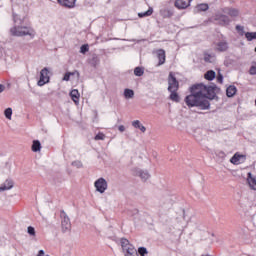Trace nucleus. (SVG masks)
<instances>
[{"mask_svg": "<svg viewBox=\"0 0 256 256\" xmlns=\"http://www.w3.org/2000/svg\"><path fill=\"white\" fill-rule=\"evenodd\" d=\"M213 93L211 87L205 84H195L190 87V94L185 97L184 102L187 107H198L201 111H207L211 109V102H209V96Z\"/></svg>", "mask_w": 256, "mask_h": 256, "instance_id": "nucleus-1", "label": "nucleus"}, {"mask_svg": "<svg viewBox=\"0 0 256 256\" xmlns=\"http://www.w3.org/2000/svg\"><path fill=\"white\" fill-rule=\"evenodd\" d=\"M11 35L13 37H26L27 35L31 37V39H35V29L29 27V26H17L15 25L10 29Z\"/></svg>", "mask_w": 256, "mask_h": 256, "instance_id": "nucleus-2", "label": "nucleus"}, {"mask_svg": "<svg viewBox=\"0 0 256 256\" xmlns=\"http://www.w3.org/2000/svg\"><path fill=\"white\" fill-rule=\"evenodd\" d=\"M121 247L125 256H139V253L137 252L135 246L129 243V240L125 238L121 239Z\"/></svg>", "mask_w": 256, "mask_h": 256, "instance_id": "nucleus-3", "label": "nucleus"}, {"mask_svg": "<svg viewBox=\"0 0 256 256\" xmlns=\"http://www.w3.org/2000/svg\"><path fill=\"white\" fill-rule=\"evenodd\" d=\"M213 20L217 23V25H221V27H227V25L231 24V18L219 12L213 16Z\"/></svg>", "mask_w": 256, "mask_h": 256, "instance_id": "nucleus-4", "label": "nucleus"}, {"mask_svg": "<svg viewBox=\"0 0 256 256\" xmlns=\"http://www.w3.org/2000/svg\"><path fill=\"white\" fill-rule=\"evenodd\" d=\"M94 187L98 193L103 194L107 191L109 184L105 178L101 177L94 182Z\"/></svg>", "mask_w": 256, "mask_h": 256, "instance_id": "nucleus-5", "label": "nucleus"}, {"mask_svg": "<svg viewBox=\"0 0 256 256\" xmlns=\"http://www.w3.org/2000/svg\"><path fill=\"white\" fill-rule=\"evenodd\" d=\"M49 68H43L40 71V79L37 82L38 87H43V85H47L50 81V76H49Z\"/></svg>", "mask_w": 256, "mask_h": 256, "instance_id": "nucleus-6", "label": "nucleus"}, {"mask_svg": "<svg viewBox=\"0 0 256 256\" xmlns=\"http://www.w3.org/2000/svg\"><path fill=\"white\" fill-rule=\"evenodd\" d=\"M168 91H179V81L173 72H170L168 76Z\"/></svg>", "mask_w": 256, "mask_h": 256, "instance_id": "nucleus-7", "label": "nucleus"}, {"mask_svg": "<svg viewBox=\"0 0 256 256\" xmlns=\"http://www.w3.org/2000/svg\"><path fill=\"white\" fill-rule=\"evenodd\" d=\"M60 217L62 218V231L63 233H66V231L71 230V220L69 219V216H67V213L65 211H61Z\"/></svg>", "mask_w": 256, "mask_h": 256, "instance_id": "nucleus-8", "label": "nucleus"}, {"mask_svg": "<svg viewBox=\"0 0 256 256\" xmlns=\"http://www.w3.org/2000/svg\"><path fill=\"white\" fill-rule=\"evenodd\" d=\"M61 7H65L66 9H74L75 3L77 0H57Z\"/></svg>", "mask_w": 256, "mask_h": 256, "instance_id": "nucleus-9", "label": "nucleus"}, {"mask_svg": "<svg viewBox=\"0 0 256 256\" xmlns=\"http://www.w3.org/2000/svg\"><path fill=\"white\" fill-rule=\"evenodd\" d=\"M243 161H245V155H241L239 153L234 154L230 159V163H232V165H241Z\"/></svg>", "mask_w": 256, "mask_h": 256, "instance_id": "nucleus-10", "label": "nucleus"}, {"mask_svg": "<svg viewBox=\"0 0 256 256\" xmlns=\"http://www.w3.org/2000/svg\"><path fill=\"white\" fill-rule=\"evenodd\" d=\"M192 0H176L174 5L177 9H187L191 5Z\"/></svg>", "mask_w": 256, "mask_h": 256, "instance_id": "nucleus-11", "label": "nucleus"}, {"mask_svg": "<svg viewBox=\"0 0 256 256\" xmlns=\"http://www.w3.org/2000/svg\"><path fill=\"white\" fill-rule=\"evenodd\" d=\"M156 55L159 60L158 66L165 65V60H166L165 50H163V49L157 50Z\"/></svg>", "mask_w": 256, "mask_h": 256, "instance_id": "nucleus-12", "label": "nucleus"}, {"mask_svg": "<svg viewBox=\"0 0 256 256\" xmlns=\"http://www.w3.org/2000/svg\"><path fill=\"white\" fill-rule=\"evenodd\" d=\"M136 175H137L138 177H140V179H141L142 181H147L148 179L151 178V174H149V171H147V170H141V169H139V170L136 171Z\"/></svg>", "mask_w": 256, "mask_h": 256, "instance_id": "nucleus-13", "label": "nucleus"}, {"mask_svg": "<svg viewBox=\"0 0 256 256\" xmlns=\"http://www.w3.org/2000/svg\"><path fill=\"white\" fill-rule=\"evenodd\" d=\"M13 185H14L13 180H6L0 186V193H2V191H9V190L13 189Z\"/></svg>", "mask_w": 256, "mask_h": 256, "instance_id": "nucleus-14", "label": "nucleus"}, {"mask_svg": "<svg viewBox=\"0 0 256 256\" xmlns=\"http://www.w3.org/2000/svg\"><path fill=\"white\" fill-rule=\"evenodd\" d=\"M160 15L161 17H163V19H171L174 13H173V10L164 8L160 10Z\"/></svg>", "mask_w": 256, "mask_h": 256, "instance_id": "nucleus-15", "label": "nucleus"}, {"mask_svg": "<svg viewBox=\"0 0 256 256\" xmlns=\"http://www.w3.org/2000/svg\"><path fill=\"white\" fill-rule=\"evenodd\" d=\"M247 181L250 189L256 191V179L253 178V174H251V172L247 174Z\"/></svg>", "mask_w": 256, "mask_h": 256, "instance_id": "nucleus-16", "label": "nucleus"}, {"mask_svg": "<svg viewBox=\"0 0 256 256\" xmlns=\"http://www.w3.org/2000/svg\"><path fill=\"white\" fill-rule=\"evenodd\" d=\"M132 127H134V129H139L141 133H145V131H147V128L143 124H141V121L139 120H134L132 122Z\"/></svg>", "mask_w": 256, "mask_h": 256, "instance_id": "nucleus-17", "label": "nucleus"}, {"mask_svg": "<svg viewBox=\"0 0 256 256\" xmlns=\"http://www.w3.org/2000/svg\"><path fill=\"white\" fill-rule=\"evenodd\" d=\"M224 13H227L230 17H239V9L237 8H226Z\"/></svg>", "mask_w": 256, "mask_h": 256, "instance_id": "nucleus-18", "label": "nucleus"}, {"mask_svg": "<svg viewBox=\"0 0 256 256\" xmlns=\"http://www.w3.org/2000/svg\"><path fill=\"white\" fill-rule=\"evenodd\" d=\"M70 97L72 99V101H74V103L77 105L79 103V97H81V95L79 94V90L74 89L70 92Z\"/></svg>", "mask_w": 256, "mask_h": 256, "instance_id": "nucleus-19", "label": "nucleus"}, {"mask_svg": "<svg viewBox=\"0 0 256 256\" xmlns=\"http://www.w3.org/2000/svg\"><path fill=\"white\" fill-rule=\"evenodd\" d=\"M227 49H229V43H227L226 41H221L217 43V51H227Z\"/></svg>", "mask_w": 256, "mask_h": 256, "instance_id": "nucleus-20", "label": "nucleus"}, {"mask_svg": "<svg viewBox=\"0 0 256 256\" xmlns=\"http://www.w3.org/2000/svg\"><path fill=\"white\" fill-rule=\"evenodd\" d=\"M237 93V87L230 85L227 89H226V95L227 97H234V95Z\"/></svg>", "mask_w": 256, "mask_h": 256, "instance_id": "nucleus-21", "label": "nucleus"}, {"mask_svg": "<svg viewBox=\"0 0 256 256\" xmlns=\"http://www.w3.org/2000/svg\"><path fill=\"white\" fill-rule=\"evenodd\" d=\"M170 94V100L174 101L175 103H179L181 101V98L179 97V94L177 91H169Z\"/></svg>", "mask_w": 256, "mask_h": 256, "instance_id": "nucleus-22", "label": "nucleus"}, {"mask_svg": "<svg viewBox=\"0 0 256 256\" xmlns=\"http://www.w3.org/2000/svg\"><path fill=\"white\" fill-rule=\"evenodd\" d=\"M124 97L125 99H133L135 97V92L129 88L124 90Z\"/></svg>", "mask_w": 256, "mask_h": 256, "instance_id": "nucleus-23", "label": "nucleus"}, {"mask_svg": "<svg viewBox=\"0 0 256 256\" xmlns=\"http://www.w3.org/2000/svg\"><path fill=\"white\" fill-rule=\"evenodd\" d=\"M32 151L34 153H37L38 151H41V142L39 140H34L33 141Z\"/></svg>", "mask_w": 256, "mask_h": 256, "instance_id": "nucleus-24", "label": "nucleus"}, {"mask_svg": "<svg viewBox=\"0 0 256 256\" xmlns=\"http://www.w3.org/2000/svg\"><path fill=\"white\" fill-rule=\"evenodd\" d=\"M153 15V7H149V9L146 12H140L138 13V17H151Z\"/></svg>", "mask_w": 256, "mask_h": 256, "instance_id": "nucleus-25", "label": "nucleus"}, {"mask_svg": "<svg viewBox=\"0 0 256 256\" xmlns=\"http://www.w3.org/2000/svg\"><path fill=\"white\" fill-rule=\"evenodd\" d=\"M204 78L207 81H213V79H215V71L213 70L207 71L204 75Z\"/></svg>", "mask_w": 256, "mask_h": 256, "instance_id": "nucleus-26", "label": "nucleus"}, {"mask_svg": "<svg viewBox=\"0 0 256 256\" xmlns=\"http://www.w3.org/2000/svg\"><path fill=\"white\" fill-rule=\"evenodd\" d=\"M145 73V70L142 67H136L134 69V75L136 77H143V74Z\"/></svg>", "mask_w": 256, "mask_h": 256, "instance_id": "nucleus-27", "label": "nucleus"}, {"mask_svg": "<svg viewBox=\"0 0 256 256\" xmlns=\"http://www.w3.org/2000/svg\"><path fill=\"white\" fill-rule=\"evenodd\" d=\"M4 115L6 117V119H8L9 121H11L12 117H13V109L12 108H7L4 111Z\"/></svg>", "mask_w": 256, "mask_h": 256, "instance_id": "nucleus-28", "label": "nucleus"}, {"mask_svg": "<svg viewBox=\"0 0 256 256\" xmlns=\"http://www.w3.org/2000/svg\"><path fill=\"white\" fill-rule=\"evenodd\" d=\"M245 37L247 41H253V39H256V32H246Z\"/></svg>", "mask_w": 256, "mask_h": 256, "instance_id": "nucleus-29", "label": "nucleus"}, {"mask_svg": "<svg viewBox=\"0 0 256 256\" xmlns=\"http://www.w3.org/2000/svg\"><path fill=\"white\" fill-rule=\"evenodd\" d=\"M196 9H198V11H208L209 10V4H198Z\"/></svg>", "mask_w": 256, "mask_h": 256, "instance_id": "nucleus-30", "label": "nucleus"}, {"mask_svg": "<svg viewBox=\"0 0 256 256\" xmlns=\"http://www.w3.org/2000/svg\"><path fill=\"white\" fill-rule=\"evenodd\" d=\"M215 60V57L211 54H205L204 55V61L206 63H213V61Z\"/></svg>", "mask_w": 256, "mask_h": 256, "instance_id": "nucleus-31", "label": "nucleus"}, {"mask_svg": "<svg viewBox=\"0 0 256 256\" xmlns=\"http://www.w3.org/2000/svg\"><path fill=\"white\" fill-rule=\"evenodd\" d=\"M236 31L239 33V35H241V37L245 35V27L241 25H236Z\"/></svg>", "mask_w": 256, "mask_h": 256, "instance_id": "nucleus-32", "label": "nucleus"}, {"mask_svg": "<svg viewBox=\"0 0 256 256\" xmlns=\"http://www.w3.org/2000/svg\"><path fill=\"white\" fill-rule=\"evenodd\" d=\"M137 253H138V255H140V256H145V255H147V253H149V252L147 251V248H145V247H140V248H138Z\"/></svg>", "mask_w": 256, "mask_h": 256, "instance_id": "nucleus-33", "label": "nucleus"}, {"mask_svg": "<svg viewBox=\"0 0 256 256\" xmlns=\"http://www.w3.org/2000/svg\"><path fill=\"white\" fill-rule=\"evenodd\" d=\"M94 139L95 141H105V134H103V132H100L94 137Z\"/></svg>", "mask_w": 256, "mask_h": 256, "instance_id": "nucleus-34", "label": "nucleus"}, {"mask_svg": "<svg viewBox=\"0 0 256 256\" xmlns=\"http://www.w3.org/2000/svg\"><path fill=\"white\" fill-rule=\"evenodd\" d=\"M27 233L30 235V237H35L36 235L35 228L33 226H29L27 228Z\"/></svg>", "mask_w": 256, "mask_h": 256, "instance_id": "nucleus-35", "label": "nucleus"}, {"mask_svg": "<svg viewBox=\"0 0 256 256\" xmlns=\"http://www.w3.org/2000/svg\"><path fill=\"white\" fill-rule=\"evenodd\" d=\"M89 51V45L88 44H84L80 47V53H87Z\"/></svg>", "mask_w": 256, "mask_h": 256, "instance_id": "nucleus-36", "label": "nucleus"}, {"mask_svg": "<svg viewBox=\"0 0 256 256\" xmlns=\"http://www.w3.org/2000/svg\"><path fill=\"white\" fill-rule=\"evenodd\" d=\"M73 167H77L78 169H81V167H83V163H81V161L76 160L74 162H72Z\"/></svg>", "mask_w": 256, "mask_h": 256, "instance_id": "nucleus-37", "label": "nucleus"}, {"mask_svg": "<svg viewBox=\"0 0 256 256\" xmlns=\"http://www.w3.org/2000/svg\"><path fill=\"white\" fill-rule=\"evenodd\" d=\"M71 75H73V73L67 72L63 77V81H69L71 79Z\"/></svg>", "mask_w": 256, "mask_h": 256, "instance_id": "nucleus-38", "label": "nucleus"}, {"mask_svg": "<svg viewBox=\"0 0 256 256\" xmlns=\"http://www.w3.org/2000/svg\"><path fill=\"white\" fill-rule=\"evenodd\" d=\"M249 72H250V75H256V66H251Z\"/></svg>", "mask_w": 256, "mask_h": 256, "instance_id": "nucleus-39", "label": "nucleus"}, {"mask_svg": "<svg viewBox=\"0 0 256 256\" xmlns=\"http://www.w3.org/2000/svg\"><path fill=\"white\" fill-rule=\"evenodd\" d=\"M218 157H221V159H225V157H227V155L225 154V152L220 151V152H218Z\"/></svg>", "mask_w": 256, "mask_h": 256, "instance_id": "nucleus-40", "label": "nucleus"}, {"mask_svg": "<svg viewBox=\"0 0 256 256\" xmlns=\"http://www.w3.org/2000/svg\"><path fill=\"white\" fill-rule=\"evenodd\" d=\"M217 81H218V83H223V75H218V77H217Z\"/></svg>", "mask_w": 256, "mask_h": 256, "instance_id": "nucleus-41", "label": "nucleus"}, {"mask_svg": "<svg viewBox=\"0 0 256 256\" xmlns=\"http://www.w3.org/2000/svg\"><path fill=\"white\" fill-rule=\"evenodd\" d=\"M118 130L120 131V133L125 132V126L120 125V126L118 127Z\"/></svg>", "mask_w": 256, "mask_h": 256, "instance_id": "nucleus-42", "label": "nucleus"}, {"mask_svg": "<svg viewBox=\"0 0 256 256\" xmlns=\"http://www.w3.org/2000/svg\"><path fill=\"white\" fill-rule=\"evenodd\" d=\"M14 23H17L19 21V16L13 15Z\"/></svg>", "mask_w": 256, "mask_h": 256, "instance_id": "nucleus-43", "label": "nucleus"}, {"mask_svg": "<svg viewBox=\"0 0 256 256\" xmlns=\"http://www.w3.org/2000/svg\"><path fill=\"white\" fill-rule=\"evenodd\" d=\"M5 91V86L3 84H0V93H3Z\"/></svg>", "mask_w": 256, "mask_h": 256, "instance_id": "nucleus-44", "label": "nucleus"}]
</instances>
